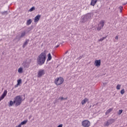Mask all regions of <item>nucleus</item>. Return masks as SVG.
<instances>
[{
  "mask_svg": "<svg viewBox=\"0 0 127 127\" xmlns=\"http://www.w3.org/2000/svg\"><path fill=\"white\" fill-rule=\"evenodd\" d=\"M52 59V56H51V54L49 53L48 55V59L47 60V61H50Z\"/></svg>",
  "mask_w": 127,
  "mask_h": 127,
  "instance_id": "12",
  "label": "nucleus"
},
{
  "mask_svg": "<svg viewBox=\"0 0 127 127\" xmlns=\"http://www.w3.org/2000/svg\"><path fill=\"white\" fill-rule=\"evenodd\" d=\"M54 83L57 86H60V85H62L64 83V78L62 77H57V79L55 80Z\"/></svg>",
  "mask_w": 127,
  "mask_h": 127,
  "instance_id": "3",
  "label": "nucleus"
},
{
  "mask_svg": "<svg viewBox=\"0 0 127 127\" xmlns=\"http://www.w3.org/2000/svg\"><path fill=\"white\" fill-rule=\"evenodd\" d=\"M27 123V120H25L21 122L18 126L19 127H21V126H23V125H25Z\"/></svg>",
  "mask_w": 127,
  "mask_h": 127,
  "instance_id": "13",
  "label": "nucleus"
},
{
  "mask_svg": "<svg viewBox=\"0 0 127 127\" xmlns=\"http://www.w3.org/2000/svg\"><path fill=\"white\" fill-rule=\"evenodd\" d=\"M13 104H14V101L12 102V101H11V100L10 101L9 107H11L12 106V105H13Z\"/></svg>",
  "mask_w": 127,
  "mask_h": 127,
  "instance_id": "22",
  "label": "nucleus"
},
{
  "mask_svg": "<svg viewBox=\"0 0 127 127\" xmlns=\"http://www.w3.org/2000/svg\"><path fill=\"white\" fill-rule=\"evenodd\" d=\"M85 18H91V15H87L84 16V17H83V19H85Z\"/></svg>",
  "mask_w": 127,
  "mask_h": 127,
  "instance_id": "21",
  "label": "nucleus"
},
{
  "mask_svg": "<svg viewBox=\"0 0 127 127\" xmlns=\"http://www.w3.org/2000/svg\"><path fill=\"white\" fill-rule=\"evenodd\" d=\"M59 100H61V101H65V100H67V98H63V97H60V98H59Z\"/></svg>",
  "mask_w": 127,
  "mask_h": 127,
  "instance_id": "23",
  "label": "nucleus"
},
{
  "mask_svg": "<svg viewBox=\"0 0 127 127\" xmlns=\"http://www.w3.org/2000/svg\"><path fill=\"white\" fill-rule=\"evenodd\" d=\"M98 2V0H91L90 2V5H92V6H95V5Z\"/></svg>",
  "mask_w": 127,
  "mask_h": 127,
  "instance_id": "10",
  "label": "nucleus"
},
{
  "mask_svg": "<svg viewBox=\"0 0 127 127\" xmlns=\"http://www.w3.org/2000/svg\"><path fill=\"white\" fill-rule=\"evenodd\" d=\"M35 9V7L34 6L32 7L29 10V11L31 12V11H33V10H34Z\"/></svg>",
  "mask_w": 127,
  "mask_h": 127,
  "instance_id": "25",
  "label": "nucleus"
},
{
  "mask_svg": "<svg viewBox=\"0 0 127 127\" xmlns=\"http://www.w3.org/2000/svg\"><path fill=\"white\" fill-rule=\"evenodd\" d=\"M116 89L117 90H120L121 89V85L120 84L117 85Z\"/></svg>",
  "mask_w": 127,
  "mask_h": 127,
  "instance_id": "27",
  "label": "nucleus"
},
{
  "mask_svg": "<svg viewBox=\"0 0 127 127\" xmlns=\"http://www.w3.org/2000/svg\"><path fill=\"white\" fill-rule=\"evenodd\" d=\"M124 93H125V89H123L121 90V95H124Z\"/></svg>",
  "mask_w": 127,
  "mask_h": 127,
  "instance_id": "28",
  "label": "nucleus"
},
{
  "mask_svg": "<svg viewBox=\"0 0 127 127\" xmlns=\"http://www.w3.org/2000/svg\"><path fill=\"white\" fill-rule=\"evenodd\" d=\"M18 72L20 73H23V68L22 67H19L18 69Z\"/></svg>",
  "mask_w": 127,
  "mask_h": 127,
  "instance_id": "16",
  "label": "nucleus"
},
{
  "mask_svg": "<svg viewBox=\"0 0 127 127\" xmlns=\"http://www.w3.org/2000/svg\"><path fill=\"white\" fill-rule=\"evenodd\" d=\"M89 101V99H88L87 98H84L82 101H81V104L82 105H85L87 102Z\"/></svg>",
  "mask_w": 127,
  "mask_h": 127,
  "instance_id": "11",
  "label": "nucleus"
},
{
  "mask_svg": "<svg viewBox=\"0 0 127 127\" xmlns=\"http://www.w3.org/2000/svg\"><path fill=\"white\" fill-rule=\"evenodd\" d=\"M94 65L96 66V67H100L101 66V60H96L95 61Z\"/></svg>",
  "mask_w": 127,
  "mask_h": 127,
  "instance_id": "8",
  "label": "nucleus"
},
{
  "mask_svg": "<svg viewBox=\"0 0 127 127\" xmlns=\"http://www.w3.org/2000/svg\"><path fill=\"white\" fill-rule=\"evenodd\" d=\"M123 113V110H120L119 111V115H121Z\"/></svg>",
  "mask_w": 127,
  "mask_h": 127,
  "instance_id": "29",
  "label": "nucleus"
},
{
  "mask_svg": "<svg viewBox=\"0 0 127 127\" xmlns=\"http://www.w3.org/2000/svg\"><path fill=\"white\" fill-rule=\"evenodd\" d=\"M110 125H112V124L110 123V121L108 120L107 122L105 124L104 127H109Z\"/></svg>",
  "mask_w": 127,
  "mask_h": 127,
  "instance_id": "17",
  "label": "nucleus"
},
{
  "mask_svg": "<svg viewBox=\"0 0 127 127\" xmlns=\"http://www.w3.org/2000/svg\"><path fill=\"white\" fill-rule=\"evenodd\" d=\"M58 47H59V45L56 46V48H57Z\"/></svg>",
  "mask_w": 127,
  "mask_h": 127,
  "instance_id": "34",
  "label": "nucleus"
},
{
  "mask_svg": "<svg viewBox=\"0 0 127 127\" xmlns=\"http://www.w3.org/2000/svg\"><path fill=\"white\" fill-rule=\"evenodd\" d=\"M46 61V54L42 52L37 58V62L39 65H43Z\"/></svg>",
  "mask_w": 127,
  "mask_h": 127,
  "instance_id": "1",
  "label": "nucleus"
},
{
  "mask_svg": "<svg viewBox=\"0 0 127 127\" xmlns=\"http://www.w3.org/2000/svg\"><path fill=\"white\" fill-rule=\"evenodd\" d=\"M113 110H114V108H110L109 109H108L106 112L105 113V114L108 115V114H110V113H111V112H112L113 111Z\"/></svg>",
  "mask_w": 127,
  "mask_h": 127,
  "instance_id": "14",
  "label": "nucleus"
},
{
  "mask_svg": "<svg viewBox=\"0 0 127 127\" xmlns=\"http://www.w3.org/2000/svg\"><path fill=\"white\" fill-rule=\"evenodd\" d=\"M21 83H22L21 79H18L17 80V84H18V85H20V84H21Z\"/></svg>",
  "mask_w": 127,
  "mask_h": 127,
  "instance_id": "26",
  "label": "nucleus"
},
{
  "mask_svg": "<svg viewBox=\"0 0 127 127\" xmlns=\"http://www.w3.org/2000/svg\"><path fill=\"white\" fill-rule=\"evenodd\" d=\"M28 42H29V40H27L26 41L24 42V43L23 45V48H24L27 44H28Z\"/></svg>",
  "mask_w": 127,
  "mask_h": 127,
  "instance_id": "15",
  "label": "nucleus"
},
{
  "mask_svg": "<svg viewBox=\"0 0 127 127\" xmlns=\"http://www.w3.org/2000/svg\"><path fill=\"white\" fill-rule=\"evenodd\" d=\"M5 13H6V14H7V11H5Z\"/></svg>",
  "mask_w": 127,
  "mask_h": 127,
  "instance_id": "35",
  "label": "nucleus"
},
{
  "mask_svg": "<svg viewBox=\"0 0 127 127\" xmlns=\"http://www.w3.org/2000/svg\"><path fill=\"white\" fill-rule=\"evenodd\" d=\"M18 86H19V84H18V83H17V84L15 85V87L17 88V87H18Z\"/></svg>",
  "mask_w": 127,
  "mask_h": 127,
  "instance_id": "32",
  "label": "nucleus"
},
{
  "mask_svg": "<svg viewBox=\"0 0 127 127\" xmlns=\"http://www.w3.org/2000/svg\"><path fill=\"white\" fill-rule=\"evenodd\" d=\"M81 125L84 127H91V122L89 120H84L82 122Z\"/></svg>",
  "mask_w": 127,
  "mask_h": 127,
  "instance_id": "5",
  "label": "nucleus"
},
{
  "mask_svg": "<svg viewBox=\"0 0 127 127\" xmlns=\"http://www.w3.org/2000/svg\"><path fill=\"white\" fill-rule=\"evenodd\" d=\"M57 127H63V124H60Z\"/></svg>",
  "mask_w": 127,
  "mask_h": 127,
  "instance_id": "30",
  "label": "nucleus"
},
{
  "mask_svg": "<svg viewBox=\"0 0 127 127\" xmlns=\"http://www.w3.org/2000/svg\"><path fill=\"white\" fill-rule=\"evenodd\" d=\"M32 22V21L31 20V19H30L28 20L27 21V25H30Z\"/></svg>",
  "mask_w": 127,
  "mask_h": 127,
  "instance_id": "18",
  "label": "nucleus"
},
{
  "mask_svg": "<svg viewBox=\"0 0 127 127\" xmlns=\"http://www.w3.org/2000/svg\"><path fill=\"white\" fill-rule=\"evenodd\" d=\"M108 121L110 122V124H113V123H115V119H111L110 120H109Z\"/></svg>",
  "mask_w": 127,
  "mask_h": 127,
  "instance_id": "20",
  "label": "nucleus"
},
{
  "mask_svg": "<svg viewBox=\"0 0 127 127\" xmlns=\"http://www.w3.org/2000/svg\"><path fill=\"white\" fill-rule=\"evenodd\" d=\"M106 38H107V37H104L103 38H102L101 39L98 40V41L100 42H102L103 41V40H104V39H106Z\"/></svg>",
  "mask_w": 127,
  "mask_h": 127,
  "instance_id": "24",
  "label": "nucleus"
},
{
  "mask_svg": "<svg viewBox=\"0 0 127 127\" xmlns=\"http://www.w3.org/2000/svg\"><path fill=\"white\" fill-rule=\"evenodd\" d=\"M25 34H26V33L25 32V31L22 32L21 34V36L20 37V38H21L22 37H23V36H25Z\"/></svg>",
  "mask_w": 127,
  "mask_h": 127,
  "instance_id": "19",
  "label": "nucleus"
},
{
  "mask_svg": "<svg viewBox=\"0 0 127 127\" xmlns=\"http://www.w3.org/2000/svg\"><path fill=\"white\" fill-rule=\"evenodd\" d=\"M21 102H22V99L20 95L16 96L14 99V104H15L16 107L20 106Z\"/></svg>",
  "mask_w": 127,
  "mask_h": 127,
  "instance_id": "2",
  "label": "nucleus"
},
{
  "mask_svg": "<svg viewBox=\"0 0 127 127\" xmlns=\"http://www.w3.org/2000/svg\"><path fill=\"white\" fill-rule=\"evenodd\" d=\"M7 94V90H4L1 96L0 97V102L3 100Z\"/></svg>",
  "mask_w": 127,
  "mask_h": 127,
  "instance_id": "7",
  "label": "nucleus"
},
{
  "mask_svg": "<svg viewBox=\"0 0 127 127\" xmlns=\"http://www.w3.org/2000/svg\"><path fill=\"white\" fill-rule=\"evenodd\" d=\"M119 8H120V9H122L123 8V6H120L119 7Z\"/></svg>",
  "mask_w": 127,
  "mask_h": 127,
  "instance_id": "33",
  "label": "nucleus"
},
{
  "mask_svg": "<svg viewBox=\"0 0 127 127\" xmlns=\"http://www.w3.org/2000/svg\"><path fill=\"white\" fill-rule=\"evenodd\" d=\"M45 74V72L44 71V69H40L38 72L37 77L40 78L41 77H42L43 75Z\"/></svg>",
  "mask_w": 127,
  "mask_h": 127,
  "instance_id": "6",
  "label": "nucleus"
},
{
  "mask_svg": "<svg viewBox=\"0 0 127 127\" xmlns=\"http://www.w3.org/2000/svg\"><path fill=\"white\" fill-rule=\"evenodd\" d=\"M104 25H105V21L103 20H102L99 22V23L98 25V27H97V30H98V31H100V30H101V29H102L103 27H104Z\"/></svg>",
  "mask_w": 127,
  "mask_h": 127,
  "instance_id": "4",
  "label": "nucleus"
},
{
  "mask_svg": "<svg viewBox=\"0 0 127 127\" xmlns=\"http://www.w3.org/2000/svg\"><path fill=\"white\" fill-rule=\"evenodd\" d=\"M15 127H19L18 126H16Z\"/></svg>",
  "mask_w": 127,
  "mask_h": 127,
  "instance_id": "36",
  "label": "nucleus"
},
{
  "mask_svg": "<svg viewBox=\"0 0 127 127\" xmlns=\"http://www.w3.org/2000/svg\"><path fill=\"white\" fill-rule=\"evenodd\" d=\"M40 17H41V15H38L34 18V22H38L39 21V19H40Z\"/></svg>",
  "mask_w": 127,
  "mask_h": 127,
  "instance_id": "9",
  "label": "nucleus"
},
{
  "mask_svg": "<svg viewBox=\"0 0 127 127\" xmlns=\"http://www.w3.org/2000/svg\"><path fill=\"white\" fill-rule=\"evenodd\" d=\"M115 39H117V40H118V39H119V36H116V37H115Z\"/></svg>",
  "mask_w": 127,
  "mask_h": 127,
  "instance_id": "31",
  "label": "nucleus"
}]
</instances>
